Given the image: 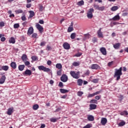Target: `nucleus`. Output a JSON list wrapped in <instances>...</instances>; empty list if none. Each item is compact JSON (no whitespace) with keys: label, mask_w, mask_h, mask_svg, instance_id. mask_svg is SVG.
<instances>
[{"label":"nucleus","mask_w":128,"mask_h":128,"mask_svg":"<svg viewBox=\"0 0 128 128\" xmlns=\"http://www.w3.org/2000/svg\"><path fill=\"white\" fill-rule=\"evenodd\" d=\"M122 68L120 67L119 69H116L114 75V78H116V80H118L120 78V76L122 75Z\"/></svg>","instance_id":"1"},{"label":"nucleus","mask_w":128,"mask_h":128,"mask_svg":"<svg viewBox=\"0 0 128 128\" xmlns=\"http://www.w3.org/2000/svg\"><path fill=\"white\" fill-rule=\"evenodd\" d=\"M94 10L93 8H90V10H88L87 12V18L90 20L92 19V18L94 16L92 14H94Z\"/></svg>","instance_id":"2"},{"label":"nucleus","mask_w":128,"mask_h":128,"mask_svg":"<svg viewBox=\"0 0 128 128\" xmlns=\"http://www.w3.org/2000/svg\"><path fill=\"white\" fill-rule=\"evenodd\" d=\"M70 74L72 76V78H76V80L80 78V72H78L76 73L74 71H70Z\"/></svg>","instance_id":"3"},{"label":"nucleus","mask_w":128,"mask_h":128,"mask_svg":"<svg viewBox=\"0 0 128 128\" xmlns=\"http://www.w3.org/2000/svg\"><path fill=\"white\" fill-rule=\"evenodd\" d=\"M38 70H43L44 72H50V68H46V67H44V66H40L38 67Z\"/></svg>","instance_id":"4"},{"label":"nucleus","mask_w":128,"mask_h":128,"mask_svg":"<svg viewBox=\"0 0 128 128\" xmlns=\"http://www.w3.org/2000/svg\"><path fill=\"white\" fill-rule=\"evenodd\" d=\"M68 76L66 74H62L60 78V80L63 82H68Z\"/></svg>","instance_id":"5"},{"label":"nucleus","mask_w":128,"mask_h":128,"mask_svg":"<svg viewBox=\"0 0 128 128\" xmlns=\"http://www.w3.org/2000/svg\"><path fill=\"white\" fill-rule=\"evenodd\" d=\"M36 28L42 34L44 32V28L40 24H37L36 25Z\"/></svg>","instance_id":"6"},{"label":"nucleus","mask_w":128,"mask_h":128,"mask_svg":"<svg viewBox=\"0 0 128 128\" xmlns=\"http://www.w3.org/2000/svg\"><path fill=\"white\" fill-rule=\"evenodd\" d=\"M14 110L13 107L9 108L7 112V114H8V116H12V112H14Z\"/></svg>","instance_id":"7"},{"label":"nucleus","mask_w":128,"mask_h":128,"mask_svg":"<svg viewBox=\"0 0 128 128\" xmlns=\"http://www.w3.org/2000/svg\"><path fill=\"white\" fill-rule=\"evenodd\" d=\"M32 34H34V28L32 27H30L28 28L27 34L28 36H30Z\"/></svg>","instance_id":"8"},{"label":"nucleus","mask_w":128,"mask_h":128,"mask_svg":"<svg viewBox=\"0 0 128 128\" xmlns=\"http://www.w3.org/2000/svg\"><path fill=\"white\" fill-rule=\"evenodd\" d=\"M106 122H108V120L106 118H102L101 119V124L102 126H106Z\"/></svg>","instance_id":"9"},{"label":"nucleus","mask_w":128,"mask_h":128,"mask_svg":"<svg viewBox=\"0 0 128 128\" xmlns=\"http://www.w3.org/2000/svg\"><path fill=\"white\" fill-rule=\"evenodd\" d=\"M90 68L92 70H98V68H100V66L97 64H93L91 66Z\"/></svg>","instance_id":"10"},{"label":"nucleus","mask_w":128,"mask_h":128,"mask_svg":"<svg viewBox=\"0 0 128 128\" xmlns=\"http://www.w3.org/2000/svg\"><path fill=\"white\" fill-rule=\"evenodd\" d=\"M100 51L101 52L102 54H104V56L106 55V48L102 47L100 48Z\"/></svg>","instance_id":"11"},{"label":"nucleus","mask_w":128,"mask_h":128,"mask_svg":"<svg viewBox=\"0 0 128 128\" xmlns=\"http://www.w3.org/2000/svg\"><path fill=\"white\" fill-rule=\"evenodd\" d=\"M97 34H98V38H104V35L102 32V28H100L99 30L97 32Z\"/></svg>","instance_id":"12"},{"label":"nucleus","mask_w":128,"mask_h":128,"mask_svg":"<svg viewBox=\"0 0 128 128\" xmlns=\"http://www.w3.org/2000/svg\"><path fill=\"white\" fill-rule=\"evenodd\" d=\"M63 46L65 50H70V44L66 42L64 44Z\"/></svg>","instance_id":"13"},{"label":"nucleus","mask_w":128,"mask_h":128,"mask_svg":"<svg viewBox=\"0 0 128 128\" xmlns=\"http://www.w3.org/2000/svg\"><path fill=\"white\" fill-rule=\"evenodd\" d=\"M88 120L90 122H94V116H92V115H88Z\"/></svg>","instance_id":"14"},{"label":"nucleus","mask_w":128,"mask_h":128,"mask_svg":"<svg viewBox=\"0 0 128 128\" xmlns=\"http://www.w3.org/2000/svg\"><path fill=\"white\" fill-rule=\"evenodd\" d=\"M113 46L115 50H118L120 48V43H116L113 45Z\"/></svg>","instance_id":"15"},{"label":"nucleus","mask_w":128,"mask_h":128,"mask_svg":"<svg viewBox=\"0 0 128 128\" xmlns=\"http://www.w3.org/2000/svg\"><path fill=\"white\" fill-rule=\"evenodd\" d=\"M24 76H30L32 74V71L30 70H26L24 72Z\"/></svg>","instance_id":"16"},{"label":"nucleus","mask_w":128,"mask_h":128,"mask_svg":"<svg viewBox=\"0 0 128 128\" xmlns=\"http://www.w3.org/2000/svg\"><path fill=\"white\" fill-rule=\"evenodd\" d=\"M5 81H6V76H2V78L0 79V84H2Z\"/></svg>","instance_id":"17"},{"label":"nucleus","mask_w":128,"mask_h":128,"mask_svg":"<svg viewBox=\"0 0 128 128\" xmlns=\"http://www.w3.org/2000/svg\"><path fill=\"white\" fill-rule=\"evenodd\" d=\"M90 110H96V105L95 104H90Z\"/></svg>","instance_id":"18"},{"label":"nucleus","mask_w":128,"mask_h":128,"mask_svg":"<svg viewBox=\"0 0 128 128\" xmlns=\"http://www.w3.org/2000/svg\"><path fill=\"white\" fill-rule=\"evenodd\" d=\"M118 8H119L118 6H113L111 8L110 10H112V12H116V10H118Z\"/></svg>","instance_id":"19"},{"label":"nucleus","mask_w":128,"mask_h":128,"mask_svg":"<svg viewBox=\"0 0 128 128\" xmlns=\"http://www.w3.org/2000/svg\"><path fill=\"white\" fill-rule=\"evenodd\" d=\"M22 60L23 62H26L28 60V56L25 54H24L22 56Z\"/></svg>","instance_id":"20"},{"label":"nucleus","mask_w":128,"mask_h":128,"mask_svg":"<svg viewBox=\"0 0 128 128\" xmlns=\"http://www.w3.org/2000/svg\"><path fill=\"white\" fill-rule=\"evenodd\" d=\"M10 66L12 68H14V70L16 68V64L14 62H12L10 64Z\"/></svg>","instance_id":"21"},{"label":"nucleus","mask_w":128,"mask_h":128,"mask_svg":"<svg viewBox=\"0 0 128 128\" xmlns=\"http://www.w3.org/2000/svg\"><path fill=\"white\" fill-rule=\"evenodd\" d=\"M120 18L119 15H116L112 18V20H120Z\"/></svg>","instance_id":"22"},{"label":"nucleus","mask_w":128,"mask_h":128,"mask_svg":"<svg viewBox=\"0 0 128 128\" xmlns=\"http://www.w3.org/2000/svg\"><path fill=\"white\" fill-rule=\"evenodd\" d=\"M10 44H14L16 42V39L14 37H12L10 40H9Z\"/></svg>","instance_id":"23"},{"label":"nucleus","mask_w":128,"mask_h":128,"mask_svg":"<svg viewBox=\"0 0 128 128\" xmlns=\"http://www.w3.org/2000/svg\"><path fill=\"white\" fill-rule=\"evenodd\" d=\"M120 116H128V111L124 110V111L120 112Z\"/></svg>","instance_id":"24"},{"label":"nucleus","mask_w":128,"mask_h":128,"mask_svg":"<svg viewBox=\"0 0 128 128\" xmlns=\"http://www.w3.org/2000/svg\"><path fill=\"white\" fill-rule=\"evenodd\" d=\"M25 66L24 65H20L18 66V70H20V72H22V70L24 69Z\"/></svg>","instance_id":"25"},{"label":"nucleus","mask_w":128,"mask_h":128,"mask_svg":"<svg viewBox=\"0 0 128 128\" xmlns=\"http://www.w3.org/2000/svg\"><path fill=\"white\" fill-rule=\"evenodd\" d=\"M77 82L78 84V86H82V82H83L82 80L78 79V80Z\"/></svg>","instance_id":"26"},{"label":"nucleus","mask_w":128,"mask_h":128,"mask_svg":"<svg viewBox=\"0 0 128 128\" xmlns=\"http://www.w3.org/2000/svg\"><path fill=\"white\" fill-rule=\"evenodd\" d=\"M2 70H5L6 72V70H8V66H2Z\"/></svg>","instance_id":"27"},{"label":"nucleus","mask_w":128,"mask_h":128,"mask_svg":"<svg viewBox=\"0 0 128 128\" xmlns=\"http://www.w3.org/2000/svg\"><path fill=\"white\" fill-rule=\"evenodd\" d=\"M76 32L72 33L70 34V38H72V40H74V38H76Z\"/></svg>","instance_id":"28"},{"label":"nucleus","mask_w":128,"mask_h":128,"mask_svg":"<svg viewBox=\"0 0 128 128\" xmlns=\"http://www.w3.org/2000/svg\"><path fill=\"white\" fill-rule=\"evenodd\" d=\"M56 68L58 70H62V64H56Z\"/></svg>","instance_id":"29"},{"label":"nucleus","mask_w":128,"mask_h":128,"mask_svg":"<svg viewBox=\"0 0 128 128\" xmlns=\"http://www.w3.org/2000/svg\"><path fill=\"white\" fill-rule=\"evenodd\" d=\"M44 10V6H42V4H39L40 12H42V10Z\"/></svg>","instance_id":"30"},{"label":"nucleus","mask_w":128,"mask_h":128,"mask_svg":"<svg viewBox=\"0 0 128 128\" xmlns=\"http://www.w3.org/2000/svg\"><path fill=\"white\" fill-rule=\"evenodd\" d=\"M60 92L62 94H66V92H68V90L62 88L60 89Z\"/></svg>","instance_id":"31"},{"label":"nucleus","mask_w":128,"mask_h":128,"mask_svg":"<svg viewBox=\"0 0 128 128\" xmlns=\"http://www.w3.org/2000/svg\"><path fill=\"white\" fill-rule=\"evenodd\" d=\"M74 30V27L69 26L68 29V32H72Z\"/></svg>","instance_id":"32"},{"label":"nucleus","mask_w":128,"mask_h":128,"mask_svg":"<svg viewBox=\"0 0 128 128\" xmlns=\"http://www.w3.org/2000/svg\"><path fill=\"white\" fill-rule=\"evenodd\" d=\"M126 124V122L122 121L118 124L119 126H124Z\"/></svg>","instance_id":"33"},{"label":"nucleus","mask_w":128,"mask_h":128,"mask_svg":"<svg viewBox=\"0 0 128 128\" xmlns=\"http://www.w3.org/2000/svg\"><path fill=\"white\" fill-rule=\"evenodd\" d=\"M30 15V18H33V16H34V11H30L29 12Z\"/></svg>","instance_id":"34"},{"label":"nucleus","mask_w":128,"mask_h":128,"mask_svg":"<svg viewBox=\"0 0 128 128\" xmlns=\"http://www.w3.org/2000/svg\"><path fill=\"white\" fill-rule=\"evenodd\" d=\"M32 108L34 110H36L38 108V104H34L32 106Z\"/></svg>","instance_id":"35"},{"label":"nucleus","mask_w":128,"mask_h":128,"mask_svg":"<svg viewBox=\"0 0 128 128\" xmlns=\"http://www.w3.org/2000/svg\"><path fill=\"white\" fill-rule=\"evenodd\" d=\"M92 126V124H88L86 126L83 127V128H90Z\"/></svg>","instance_id":"36"},{"label":"nucleus","mask_w":128,"mask_h":128,"mask_svg":"<svg viewBox=\"0 0 128 128\" xmlns=\"http://www.w3.org/2000/svg\"><path fill=\"white\" fill-rule=\"evenodd\" d=\"M15 12H16V14H22V13L23 12V11H22V10H20V9H19V10H16L15 11Z\"/></svg>","instance_id":"37"},{"label":"nucleus","mask_w":128,"mask_h":128,"mask_svg":"<svg viewBox=\"0 0 128 128\" xmlns=\"http://www.w3.org/2000/svg\"><path fill=\"white\" fill-rule=\"evenodd\" d=\"M90 104H98V100H92L90 101Z\"/></svg>","instance_id":"38"},{"label":"nucleus","mask_w":128,"mask_h":128,"mask_svg":"<svg viewBox=\"0 0 128 128\" xmlns=\"http://www.w3.org/2000/svg\"><path fill=\"white\" fill-rule=\"evenodd\" d=\"M83 94H84V92L78 91L77 93V94H78V96H82Z\"/></svg>","instance_id":"39"},{"label":"nucleus","mask_w":128,"mask_h":128,"mask_svg":"<svg viewBox=\"0 0 128 128\" xmlns=\"http://www.w3.org/2000/svg\"><path fill=\"white\" fill-rule=\"evenodd\" d=\"M72 66H80V62H74L72 64Z\"/></svg>","instance_id":"40"},{"label":"nucleus","mask_w":128,"mask_h":128,"mask_svg":"<svg viewBox=\"0 0 128 128\" xmlns=\"http://www.w3.org/2000/svg\"><path fill=\"white\" fill-rule=\"evenodd\" d=\"M14 28H20V24H15L14 25Z\"/></svg>","instance_id":"41"},{"label":"nucleus","mask_w":128,"mask_h":128,"mask_svg":"<svg viewBox=\"0 0 128 128\" xmlns=\"http://www.w3.org/2000/svg\"><path fill=\"white\" fill-rule=\"evenodd\" d=\"M84 4V0H80L78 2L77 4L78 6H82Z\"/></svg>","instance_id":"42"},{"label":"nucleus","mask_w":128,"mask_h":128,"mask_svg":"<svg viewBox=\"0 0 128 128\" xmlns=\"http://www.w3.org/2000/svg\"><path fill=\"white\" fill-rule=\"evenodd\" d=\"M94 93H93L92 94H89L87 98H93V96H94Z\"/></svg>","instance_id":"43"},{"label":"nucleus","mask_w":128,"mask_h":128,"mask_svg":"<svg viewBox=\"0 0 128 128\" xmlns=\"http://www.w3.org/2000/svg\"><path fill=\"white\" fill-rule=\"evenodd\" d=\"M50 122H56V120H58V119L56 118H52L50 119Z\"/></svg>","instance_id":"44"},{"label":"nucleus","mask_w":128,"mask_h":128,"mask_svg":"<svg viewBox=\"0 0 128 128\" xmlns=\"http://www.w3.org/2000/svg\"><path fill=\"white\" fill-rule=\"evenodd\" d=\"M92 82H94V84H96L98 82V78L94 79L92 80Z\"/></svg>","instance_id":"45"},{"label":"nucleus","mask_w":128,"mask_h":128,"mask_svg":"<svg viewBox=\"0 0 128 128\" xmlns=\"http://www.w3.org/2000/svg\"><path fill=\"white\" fill-rule=\"evenodd\" d=\"M46 42H42L40 43V46H46Z\"/></svg>","instance_id":"46"},{"label":"nucleus","mask_w":128,"mask_h":128,"mask_svg":"<svg viewBox=\"0 0 128 128\" xmlns=\"http://www.w3.org/2000/svg\"><path fill=\"white\" fill-rule=\"evenodd\" d=\"M106 8L104 7V6H101V7H100L99 8V10H101V11H102V10H104V8Z\"/></svg>","instance_id":"47"},{"label":"nucleus","mask_w":128,"mask_h":128,"mask_svg":"<svg viewBox=\"0 0 128 128\" xmlns=\"http://www.w3.org/2000/svg\"><path fill=\"white\" fill-rule=\"evenodd\" d=\"M112 64H114V61H112L110 62H109L108 63V66H112Z\"/></svg>","instance_id":"48"},{"label":"nucleus","mask_w":128,"mask_h":128,"mask_svg":"<svg viewBox=\"0 0 128 128\" xmlns=\"http://www.w3.org/2000/svg\"><path fill=\"white\" fill-rule=\"evenodd\" d=\"M119 98H120V102H122V100H124V96L122 95H120Z\"/></svg>","instance_id":"49"},{"label":"nucleus","mask_w":128,"mask_h":128,"mask_svg":"<svg viewBox=\"0 0 128 128\" xmlns=\"http://www.w3.org/2000/svg\"><path fill=\"white\" fill-rule=\"evenodd\" d=\"M38 36V34L36 33H34L32 35V38H36Z\"/></svg>","instance_id":"50"},{"label":"nucleus","mask_w":128,"mask_h":128,"mask_svg":"<svg viewBox=\"0 0 128 128\" xmlns=\"http://www.w3.org/2000/svg\"><path fill=\"white\" fill-rule=\"evenodd\" d=\"M21 19L24 21V20H26V15L23 16L22 18Z\"/></svg>","instance_id":"51"},{"label":"nucleus","mask_w":128,"mask_h":128,"mask_svg":"<svg viewBox=\"0 0 128 128\" xmlns=\"http://www.w3.org/2000/svg\"><path fill=\"white\" fill-rule=\"evenodd\" d=\"M0 26L1 27L4 26V22H0Z\"/></svg>","instance_id":"52"},{"label":"nucleus","mask_w":128,"mask_h":128,"mask_svg":"<svg viewBox=\"0 0 128 128\" xmlns=\"http://www.w3.org/2000/svg\"><path fill=\"white\" fill-rule=\"evenodd\" d=\"M52 50V47H50V46H47L46 50Z\"/></svg>","instance_id":"53"},{"label":"nucleus","mask_w":128,"mask_h":128,"mask_svg":"<svg viewBox=\"0 0 128 128\" xmlns=\"http://www.w3.org/2000/svg\"><path fill=\"white\" fill-rule=\"evenodd\" d=\"M100 92H102V90H100V91L94 92V96H96L97 94H100Z\"/></svg>","instance_id":"54"},{"label":"nucleus","mask_w":128,"mask_h":128,"mask_svg":"<svg viewBox=\"0 0 128 128\" xmlns=\"http://www.w3.org/2000/svg\"><path fill=\"white\" fill-rule=\"evenodd\" d=\"M58 76H62V70H60L57 72Z\"/></svg>","instance_id":"55"},{"label":"nucleus","mask_w":128,"mask_h":128,"mask_svg":"<svg viewBox=\"0 0 128 128\" xmlns=\"http://www.w3.org/2000/svg\"><path fill=\"white\" fill-rule=\"evenodd\" d=\"M24 64L25 66H30V62L27 61L24 62Z\"/></svg>","instance_id":"56"},{"label":"nucleus","mask_w":128,"mask_h":128,"mask_svg":"<svg viewBox=\"0 0 128 128\" xmlns=\"http://www.w3.org/2000/svg\"><path fill=\"white\" fill-rule=\"evenodd\" d=\"M82 56V53L78 52V53H77L76 54V55L74 56L79 57V56Z\"/></svg>","instance_id":"57"},{"label":"nucleus","mask_w":128,"mask_h":128,"mask_svg":"<svg viewBox=\"0 0 128 128\" xmlns=\"http://www.w3.org/2000/svg\"><path fill=\"white\" fill-rule=\"evenodd\" d=\"M36 58H36V56H32V60H36Z\"/></svg>","instance_id":"58"},{"label":"nucleus","mask_w":128,"mask_h":128,"mask_svg":"<svg viewBox=\"0 0 128 128\" xmlns=\"http://www.w3.org/2000/svg\"><path fill=\"white\" fill-rule=\"evenodd\" d=\"M58 86L60 88H62L64 86V84L62 82H60Z\"/></svg>","instance_id":"59"},{"label":"nucleus","mask_w":128,"mask_h":128,"mask_svg":"<svg viewBox=\"0 0 128 128\" xmlns=\"http://www.w3.org/2000/svg\"><path fill=\"white\" fill-rule=\"evenodd\" d=\"M92 42H98V39L96 38H92Z\"/></svg>","instance_id":"60"},{"label":"nucleus","mask_w":128,"mask_h":128,"mask_svg":"<svg viewBox=\"0 0 128 128\" xmlns=\"http://www.w3.org/2000/svg\"><path fill=\"white\" fill-rule=\"evenodd\" d=\"M0 40H1V42H4L6 40V38L1 37Z\"/></svg>","instance_id":"61"},{"label":"nucleus","mask_w":128,"mask_h":128,"mask_svg":"<svg viewBox=\"0 0 128 128\" xmlns=\"http://www.w3.org/2000/svg\"><path fill=\"white\" fill-rule=\"evenodd\" d=\"M96 100H98L100 99V96H97L95 97Z\"/></svg>","instance_id":"62"},{"label":"nucleus","mask_w":128,"mask_h":128,"mask_svg":"<svg viewBox=\"0 0 128 128\" xmlns=\"http://www.w3.org/2000/svg\"><path fill=\"white\" fill-rule=\"evenodd\" d=\"M128 12H124L122 14V16H128Z\"/></svg>","instance_id":"63"},{"label":"nucleus","mask_w":128,"mask_h":128,"mask_svg":"<svg viewBox=\"0 0 128 128\" xmlns=\"http://www.w3.org/2000/svg\"><path fill=\"white\" fill-rule=\"evenodd\" d=\"M94 8H96V10H98L100 8V6H98V5H94Z\"/></svg>","instance_id":"64"}]
</instances>
